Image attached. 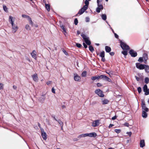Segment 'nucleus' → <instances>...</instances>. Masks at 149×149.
<instances>
[{"label":"nucleus","mask_w":149,"mask_h":149,"mask_svg":"<svg viewBox=\"0 0 149 149\" xmlns=\"http://www.w3.org/2000/svg\"><path fill=\"white\" fill-rule=\"evenodd\" d=\"M95 93L100 97H103L104 96L102 91L100 89H97L95 90Z\"/></svg>","instance_id":"nucleus-2"},{"label":"nucleus","mask_w":149,"mask_h":149,"mask_svg":"<svg viewBox=\"0 0 149 149\" xmlns=\"http://www.w3.org/2000/svg\"><path fill=\"white\" fill-rule=\"evenodd\" d=\"M81 36L83 38L86 43L88 45H90L91 44V41L89 40L88 38L84 34H81Z\"/></svg>","instance_id":"nucleus-1"},{"label":"nucleus","mask_w":149,"mask_h":149,"mask_svg":"<svg viewBox=\"0 0 149 149\" xmlns=\"http://www.w3.org/2000/svg\"><path fill=\"white\" fill-rule=\"evenodd\" d=\"M87 8L86 6H84L79 11L78 14L80 15L82 14Z\"/></svg>","instance_id":"nucleus-7"},{"label":"nucleus","mask_w":149,"mask_h":149,"mask_svg":"<svg viewBox=\"0 0 149 149\" xmlns=\"http://www.w3.org/2000/svg\"><path fill=\"white\" fill-rule=\"evenodd\" d=\"M52 91L53 93H55V89L53 87L52 89Z\"/></svg>","instance_id":"nucleus-51"},{"label":"nucleus","mask_w":149,"mask_h":149,"mask_svg":"<svg viewBox=\"0 0 149 149\" xmlns=\"http://www.w3.org/2000/svg\"><path fill=\"white\" fill-rule=\"evenodd\" d=\"M143 111H144L146 112H147L148 111V109L146 107V105L142 106Z\"/></svg>","instance_id":"nucleus-26"},{"label":"nucleus","mask_w":149,"mask_h":149,"mask_svg":"<svg viewBox=\"0 0 149 149\" xmlns=\"http://www.w3.org/2000/svg\"><path fill=\"white\" fill-rule=\"evenodd\" d=\"M60 26L63 30V31L65 33H66V31L65 29V28L64 26H63V25H60Z\"/></svg>","instance_id":"nucleus-29"},{"label":"nucleus","mask_w":149,"mask_h":149,"mask_svg":"<svg viewBox=\"0 0 149 149\" xmlns=\"http://www.w3.org/2000/svg\"><path fill=\"white\" fill-rule=\"evenodd\" d=\"M74 80L76 81H80L81 78L77 74H74Z\"/></svg>","instance_id":"nucleus-10"},{"label":"nucleus","mask_w":149,"mask_h":149,"mask_svg":"<svg viewBox=\"0 0 149 149\" xmlns=\"http://www.w3.org/2000/svg\"><path fill=\"white\" fill-rule=\"evenodd\" d=\"M86 22H89V21H90L89 18L88 17H86Z\"/></svg>","instance_id":"nucleus-52"},{"label":"nucleus","mask_w":149,"mask_h":149,"mask_svg":"<svg viewBox=\"0 0 149 149\" xmlns=\"http://www.w3.org/2000/svg\"><path fill=\"white\" fill-rule=\"evenodd\" d=\"M97 86L98 87L102 86V84L100 83H98L97 84Z\"/></svg>","instance_id":"nucleus-50"},{"label":"nucleus","mask_w":149,"mask_h":149,"mask_svg":"<svg viewBox=\"0 0 149 149\" xmlns=\"http://www.w3.org/2000/svg\"><path fill=\"white\" fill-rule=\"evenodd\" d=\"M56 121L58 122L59 123V124L61 126H63V123L60 120H56Z\"/></svg>","instance_id":"nucleus-36"},{"label":"nucleus","mask_w":149,"mask_h":149,"mask_svg":"<svg viewBox=\"0 0 149 149\" xmlns=\"http://www.w3.org/2000/svg\"><path fill=\"white\" fill-rule=\"evenodd\" d=\"M144 91H146L148 89L147 86L146 85H145L143 88Z\"/></svg>","instance_id":"nucleus-39"},{"label":"nucleus","mask_w":149,"mask_h":149,"mask_svg":"<svg viewBox=\"0 0 149 149\" xmlns=\"http://www.w3.org/2000/svg\"><path fill=\"white\" fill-rule=\"evenodd\" d=\"M52 83V82L51 81H48L47 82V85L49 86Z\"/></svg>","instance_id":"nucleus-42"},{"label":"nucleus","mask_w":149,"mask_h":149,"mask_svg":"<svg viewBox=\"0 0 149 149\" xmlns=\"http://www.w3.org/2000/svg\"><path fill=\"white\" fill-rule=\"evenodd\" d=\"M89 50L91 52H93L94 51V49L93 47L91 46H90L89 47Z\"/></svg>","instance_id":"nucleus-38"},{"label":"nucleus","mask_w":149,"mask_h":149,"mask_svg":"<svg viewBox=\"0 0 149 149\" xmlns=\"http://www.w3.org/2000/svg\"><path fill=\"white\" fill-rule=\"evenodd\" d=\"M74 24L76 25L78 23V21L77 19L76 18L74 19Z\"/></svg>","instance_id":"nucleus-46"},{"label":"nucleus","mask_w":149,"mask_h":149,"mask_svg":"<svg viewBox=\"0 0 149 149\" xmlns=\"http://www.w3.org/2000/svg\"><path fill=\"white\" fill-rule=\"evenodd\" d=\"M127 134L128 135H129L130 136H131V134H132V132H127Z\"/></svg>","instance_id":"nucleus-59"},{"label":"nucleus","mask_w":149,"mask_h":149,"mask_svg":"<svg viewBox=\"0 0 149 149\" xmlns=\"http://www.w3.org/2000/svg\"><path fill=\"white\" fill-rule=\"evenodd\" d=\"M76 45L77 47L79 48L81 46V45L80 44L78 43H76Z\"/></svg>","instance_id":"nucleus-48"},{"label":"nucleus","mask_w":149,"mask_h":149,"mask_svg":"<svg viewBox=\"0 0 149 149\" xmlns=\"http://www.w3.org/2000/svg\"><path fill=\"white\" fill-rule=\"evenodd\" d=\"M145 146V143L144 140H141L140 142V146L141 148H143Z\"/></svg>","instance_id":"nucleus-20"},{"label":"nucleus","mask_w":149,"mask_h":149,"mask_svg":"<svg viewBox=\"0 0 149 149\" xmlns=\"http://www.w3.org/2000/svg\"><path fill=\"white\" fill-rule=\"evenodd\" d=\"M32 77L34 81L36 82L38 81V77L37 74L35 73L32 76Z\"/></svg>","instance_id":"nucleus-13"},{"label":"nucleus","mask_w":149,"mask_h":149,"mask_svg":"<svg viewBox=\"0 0 149 149\" xmlns=\"http://www.w3.org/2000/svg\"><path fill=\"white\" fill-rule=\"evenodd\" d=\"M109 102V100L107 99H102L101 100V102L102 104L104 105L107 104Z\"/></svg>","instance_id":"nucleus-15"},{"label":"nucleus","mask_w":149,"mask_h":149,"mask_svg":"<svg viewBox=\"0 0 149 149\" xmlns=\"http://www.w3.org/2000/svg\"><path fill=\"white\" fill-rule=\"evenodd\" d=\"M87 136H89L90 137H95L97 135L95 132H92L90 133H87Z\"/></svg>","instance_id":"nucleus-12"},{"label":"nucleus","mask_w":149,"mask_h":149,"mask_svg":"<svg viewBox=\"0 0 149 149\" xmlns=\"http://www.w3.org/2000/svg\"><path fill=\"white\" fill-rule=\"evenodd\" d=\"M137 90L138 91V92L139 93H140L141 92V87H139L137 88Z\"/></svg>","instance_id":"nucleus-44"},{"label":"nucleus","mask_w":149,"mask_h":149,"mask_svg":"<svg viewBox=\"0 0 149 149\" xmlns=\"http://www.w3.org/2000/svg\"><path fill=\"white\" fill-rule=\"evenodd\" d=\"M13 88L14 89H16L17 88V87L16 86L14 85L13 86Z\"/></svg>","instance_id":"nucleus-63"},{"label":"nucleus","mask_w":149,"mask_h":149,"mask_svg":"<svg viewBox=\"0 0 149 149\" xmlns=\"http://www.w3.org/2000/svg\"><path fill=\"white\" fill-rule=\"evenodd\" d=\"M3 10H4L5 11H6V12L7 11H8V8L6 7V6H5V5H3Z\"/></svg>","instance_id":"nucleus-40"},{"label":"nucleus","mask_w":149,"mask_h":149,"mask_svg":"<svg viewBox=\"0 0 149 149\" xmlns=\"http://www.w3.org/2000/svg\"><path fill=\"white\" fill-rule=\"evenodd\" d=\"M114 34L115 37L117 38H118V36L115 33H114Z\"/></svg>","instance_id":"nucleus-57"},{"label":"nucleus","mask_w":149,"mask_h":149,"mask_svg":"<svg viewBox=\"0 0 149 149\" xmlns=\"http://www.w3.org/2000/svg\"><path fill=\"white\" fill-rule=\"evenodd\" d=\"M31 55L33 58L36 59V52L35 50H34L32 52Z\"/></svg>","instance_id":"nucleus-17"},{"label":"nucleus","mask_w":149,"mask_h":149,"mask_svg":"<svg viewBox=\"0 0 149 149\" xmlns=\"http://www.w3.org/2000/svg\"><path fill=\"white\" fill-rule=\"evenodd\" d=\"M63 52L66 55H68L67 52L64 49H63Z\"/></svg>","instance_id":"nucleus-55"},{"label":"nucleus","mask_w":149,"mask_h":149,"mask_svg":"<svg viewBox=\"0 0 149 149\" xmlns=\"http://www.w3.org/2000/svg\"><path fill=\"white\" fill-rule=\"evenodd\" d=\"M101 79H102L104 80L107 81L109 82H111V79L109 78L104 75H101Z\"/></svg>","instance_id":"nucleus-8"},{"label":"nucleus","mask_w":149,"mask_h":149,"mask_svg":"<svg viewBox=\"0 0 149 149\" xmlns=\"http://www.w3.org/2000/svg\"><path fill=\"white\" fill-rule=\"evenodd\" d=\"M15 18L11 16H10L9 18V21L11 25L14 24V22L15 20Z\"/></svg>","instance_id":"nucleus-9"},{"label":"nucleus","mask_w":149,"mask_h":149,"mask_svg":"<svg viewBox=\"0 0 149 149\" xmlns=\"http://www.w3.org/2000/svg\"><path fill=\"white\" fill-rule=\"evenodd\" d=\"M129 53L132 57H135L137 56V53L133 50H131L129 52Z\"/></svg>","instance_id":"nucleus-11"},{"label":"nucleus","mask_w":149,"mask_h":149,"mask_svg":"<svg viewBox=\"0 0 149 149\" xmlns=\"http://www.w3.org/2000/svg\"><path fill=\"white\" fill-rule=\"evenodd\" d=\"M101 10H102L100 8H99L97 7L96 9V11L97 12L99 13L100 12Z\"/></svg>","instance_id":"nucleus-47"},{"label":"nucleus","mask_w":149,"mask_h":149,"mask_svg":"<svg viewBox=\"0 0 149 149\" xmlns=\"http://www.w3.org/2000/svg\"><path fill=\"white\" fill-rule=\"evenodd\" d=\"M27 17V19L29 21V24L31 25L32 26H34V24L32 21L31 18L30 17Z\"/></svg>","instance_id":"nucleus-19"},{"label":"nucleus","mask_w":149,"mask_h":149,"mask_svg":"<svg viewBox=\"0 0 149 149\" xmlns=\"http://www.w3.org/2000/svg\"><path fill=\"white\" fill-rule=\"evenodd\" d=\"M3 84L0 83V90L2 89L3 88Z\"/></svg>","instance_id":"nucleus-49"},{"label":"nucleus","mask_w":149,"mask_h":149,"mask_svg":"<svg viewBox=\"0 0 149 149\" xmlns=\"http://www.w3.org/2000/svg\"><path fill=\"white\" fill-rule=\"evenodd\" d=\"M106 51L107 52H109L111 50V48L108 46H106L105 47Z\"/></svg>","instance_id":"nucleus-22"},{"label":"nucleus","mask_w":149,"mask_h":149,"mask_svg":"<svg viewBox=\"0 0 149 149\" xmlns=\"http://www.w3.org/2000/svg\"><path fill=\"white\" fill-rule=\"evenodd\" d=\"M111 56H113L114 54V53L113 52H110L109 53Z\"/></svg>","instance_id":"nucleus-58"},{"label":"nucleus","mask_w":149,"mask_h":149,"mask_svg":"<svg viewBox=\"0 0 149 149\" xmlns=\"http://www.w3.org/2000/svg\"><path fill=\"white\" fill-rule=\"evenodd\" d=\"M83 45L84 46V47L85 48H86L87 47V46L86 45V44L84 43H83Z\"/></svg>","instance_id":"nucleus-60"},{"label":"nucleus","mask_w":149,"mask_h":149,"mask_svg":"<svg viewBox=\"0 0 149 149\" xmlns=\"http://www.w3.org/2000/svg\"><path fill=\"white\" fill-rule=\"evenodd\" d=\"M45 7L47 10L49 11L50 10V6L48 4H45Z\"/></svg>","instance_id":"nucleus-28"},{"label":"nucleus","mask_w":149,"mask_h":149,"mask_svg":"<svg viewBox=\"0 0 149 149\" xmlns=\"http://www.w3.org/2000/svg\"><path fill=\"white\" fill-rule=\"evenodd\" d=\"M42 132V136L43 139L44 140H46L47 138V135L46 133L43 130L41 131Z\"/></svg>","instance_id":"nucleus-14"},{"label":"nucleus","mask_w":149,"mask_h":149,"mask_svg":"<svg viewBox=\"0 0 149 149\" xmlns=\"http://www.w3.org/2000/svg\"><path fill=\"white\" fill-rule=\"evenodd\" d=\"M102 19L104 20H105L107 19V16L105 14H102Z\"/></svg>","instance_id":"nucleus-27"},{"label":"nucleus","mask_w":149,"mask_h":149,"mask_svg":"<svg viewBox=\"0 0 149 149\" xmlns=\"http://www.w3.org/2000/svg\"><path fill=\"white\" fill-rule=\"evenodd\" d=\"M97 3L98 6V7L101 9H103V7L102 4H100V3Z\"/></svg>","instance_id":"nucleus-32"},{"label":"nucleus","mask_w":149,"mask_h":149,"mask_svg":"<svg viewBox=\"0 0 149 149\" xmlns=\"http://www.w3.org/2000/svg\"><path fill=\"white\" fill-rule=\"evenodd\" d=\"M144 69H145V70L146 73H149V65H145V68Z\"/></svg>","instance_id":"nucleus-21"},{"label":"nucleus","mask_w":149,"mask_h":149,"mask_svg":"<svg viewBox=\"0 0 149 149\" xmlns=\"http://www.w3.org/2000/svg\"><path fill=\"white\" fill-rule=\"evenodd\" d=\"M144 105V106L146 105L145 104V103L144 101L143 100L142 101V106H143Z\"/></svg>","instance_id":"nucleus-54"},{"label":"nucleus","mask_w":149,"mask_h":149,"mask_svg":"<svg viewBox=\"0 0 149 149\" xmlns=\"http://www.w3.org/2000/svg\"><path fill=\"white\" fill-rule=\"evenodd\" d=\"M12 31L13 33H15L18 29L17 26L14 24L12 25Z\"/></svg>","instance_id":"nucleus-6"},{"label":"nucleus","mask_w":149,"mask_h":149,"mask_svg":"<svg viewBox=\"0 0 149 149\" xmlns=\"http://www.w3.org/2000/svg\"><path fill=\"white\" fill-rule=\"evenodd\" d=\"M142 58L144 60V63H146L148 58V54L146 53L144 54L143 55Z\"/></svg>","instance_id":"nucleus-16"},{"label":"nucleus","mask_w":149,"mask_h":149,"mask_svg":"<svg viewBox=\"0 0 149 149\" xmlns=\"http://www.w3.org/2000/svg\"><path fill=\"white\" fill-rule=\"evenodd\" d=\"M100 120H98L93 121L92 123V126L93 127L98 126L100 124Z\"/></svg>","instance_id":"nucleus-3"},{"label":"nucleus","mask_w":149,"mask_h":149,"mask_svg":"<svg viewBox=\"0 0 149 149\" xmlns=\"http://www.w3.org/2000/svg\"><path fill=\"white\" fill-rule=\"evenodd\" d=\"M89 3V2L88 0H85V5H84V6H86V7H87V8H88Z\"/></svg>","instance_id":"nucleus-30"},{"label":"nucleus","mask_w":149,"mask_h":149,"mask_svg":"<svg viewBox=\"0 0 149 149\" xmlns=\"http://www.w3.org/2000/svg\"><path fill=\"white\" fill-rule=\"evenodd\" d=\"M114 131L116 133H118L121 132V130L119 129H115V130Z\"/></svg>","instance_id":"nucleus-43"},{"label":"nucleus","mask_w":149,"mask_h":149,"mask_svg":"<svg viewBox=\"0 0 149 149\" xmlns=\"http://www.w3.org/2000/svg\"><path fill=\"white\" fill-rule=\"evenodd\" d=\"M45 99V95H42L40 97V101H43Z\"/></svg>","instance_id":"nucleus-24"},{"label":"nucleus","mask_w":149,"mask_h":149,"mask_svg":"<svg viewBox=\"0 0 149 149\" xmlns=\"http://www.w3.org/2000/svg\"><path fill=\"white\" fill-rule=\"evenodd\" d=\"M146 112L143 111L142 113V116L144 118H146L147 117V113Z\"/></svg>","instance_id":"nucleus-25"},{"label":"nucleus","mask_w":149,"mask_h":149,"mask_svg":"<svg viewBox=\"0 0 149 149\" xmlns=\"http://www.w3.org/2000/svg\"><path fill=\"white\" fill-rule=\"evenodd\" d=\"M101 78V75L100 76H97L92 77H91V79L92 80L94 81L96 79H99Z\"/></svg>","instance_id":"nucleus-18"},{"label":"nucleus","mask_w":149,"mask_h":149,"mask_svg":"<svg viewBox=\"0 0 149 149\" xmlns=\"http://www.w3.org/2000/svg\"><path fill=\"white\" fill-rule=\"evenodd\" d=\"M135 78H136V80L137 81H139V78L138 77H137L136 76H135Z\"/></svg>","instance_id":"nucleus-64"},{"label":"nucleus","mask_w":149,"mask_h":149,"mask_svg":"<svg viewBox=\"0 0 149 149\" xmlns=\"http://www.w3.org/2000/svg\"><path fill=\"white\" fill-rule=\"evenodd\" d=\"M124 125L128 127H129V123H125Z\"/></svg>","instance_id":"nucleus-56"},{"label":"nucleus","mask_w":149,"mask_h":149,"mask_svg":"<svg viewBox=\"0 0 149 149\" xmlns=\"http://www.w3.org/2000/svg\"><path fill=\"white\" fill-rule=\"evenodd\" d=\"M87 136V133H86L80 134L78 136V138L80 139L83 137H85Z\"/></svg>","instance_id":"nucleus-23"},{"label":"nucleus","mask_w":149,"mask_h":149,"mask_svg":"<svg viewBox=\"0 0 149 149\" xmlns=\"http://www.w3.org/2000/svg\"><path fill=\"white\" fill-rule=\"evenodd\" d=\"M136 68L140 70H143L145 68V65L140 64L138 63H136Z\"/></svg>","instance_id":"nucleus-5"},{"label":"nucleus","mask_w":149,"mask_h":149,"mask_svg":"<svg viewBox=\"0 0 149 149\" xmlns=\"http://www.w3.org/2000/svg\"><path fill=\"white\" fill-rule=\"evenodd\" d=\"M25 28L26 30H31V28L28 24H26V25Z\"/></svg>","instance_id":"nucleus-31"},{"label":"nucleus","mask_w":149,"mask_h":149,"mask_svg":"<svg viewBox=\"0 0 149 149\" xmlns=\"http://www.w3.org/2000/svg\"><path fill=\"white\" fill-rule=\"evenodd\" d=\"M145 81L146 83L148 84L149 82V78L148 77H146L145 79Z\"/></svg>","instance_id":"nucleus-34"},{"label":"nucleus","mask_w":149,"mask_h":149,"mask_svg":"<svg viewBox=\"0 0 149 149\" xmlns=\"http://www.w3.org/2000/svg\"><path fill=\"white\" fill-rule=\"evenodd\" d=\"M102 0H97V3H100L102 1Z\"/></svg>","instance_id":"nucleus-61"},{"label":"nucleus","mask_w":149,"mask_h":149,"mask_svg":"<svg viewBox=\"0 0 149 149\" xmlns=\"http://www.w3.org/2000/svg\"><path fill=\"white\" fill-rule=\"evenodd\" d=\"M22 17H23L26 18L27 19H28L27 17H29V16H28V15H22Z\"/></svg>","instance_id":"nucleus-53"},{"label":"nucleus","mask_w":149,"mask_h":149,"mask_svg":"<svg viewBox=\"0 0 149 149\" xmlns=\"http://www.w3.org/2000/svg\"><path fill=\"white\" fill-rule=\"evenodd\" d=\"M138 61L140 62H142L143 61V58L142 57H140Z\"/></svg>","instance_id":"nucleus-45"},{"label":"nucleus","mask_w":149,"mask_h":149,"mask_svg":"<svg viewBox=\"0 0 149 149\" xmlns=\"http://www.w3.org/2000/svg\"><path fill=\"white\" fill-rule=\"evenodd\" d=\"M116 116H114L112 118V120H114L116 119Z\"/></svg>","instance_id":"nucleus-62"},{"label":"nucleus","mask_w":149,"mask_h":149,"mask_svg":"<svg viewBox=\"0 0 149 149\" xmlns=\"http://www.w3.org/2000/svg\"><path fill=\"white\" fill-rule=\"evenodd\" d=\"M100 56L101 57H104V52L103 51L100 54Z\"/></svg>","instance_id":"nucleus-33"},{"label":"nucleus","mask_w":149,"mask_h":149,"mask_svg":"<svg viewBox=\"0 0 149 149\" xmlns=\"http://www.w3.org/2000/svg\"><path fill=\"white\" fill-rule=\"evenodd\" d=\"M121 46L123 50H128L129 49V46L127 45L125 43L121 42Z\"/></svg>","instance_id":"nucleus-4"},{"label":"nucleus","mask_w":149,"mask_h":149,"mask_svg":"<svg viewBox=\"0 0 149 149\" xmlns=\"http://www.w3.org/2000/svg\"><path fill=\"white\" fill-rule=\"evenodd\" d=\"M87 72L86 71H84L83 72L81 75L83 77H85L87 74Z\"/></svg>","instance_id":"nucleus-35"},{"label":"nucleus","mask_w":149,"mask_h":149,"mask_svg":"<svg viewBox=\"0 0 149 149\" xmlns=\"http://www.w3.org/2000/svg\"><path fill=\"white\" fill-rule=\"evenodd\" d=\"M127 50H125L122 52V53L125 56H126L127 54Z\"/></svg>","instance_id":"nucleus-37"},{"label":"nucleus","mask_w":149,"mask_h":149,"mask_svg":"<svg viewBox=\"0 0 149 149\" xmlns=\"http://www.w3.org/2000/svg\"><path fill=\"white\" fill-rule=\"evenodd\" d=\"M145 92V94L146 95L149 94V89H148L146 91H144Z\"/></svg>","instance_id":"nucleus-41"}]
</instances>
